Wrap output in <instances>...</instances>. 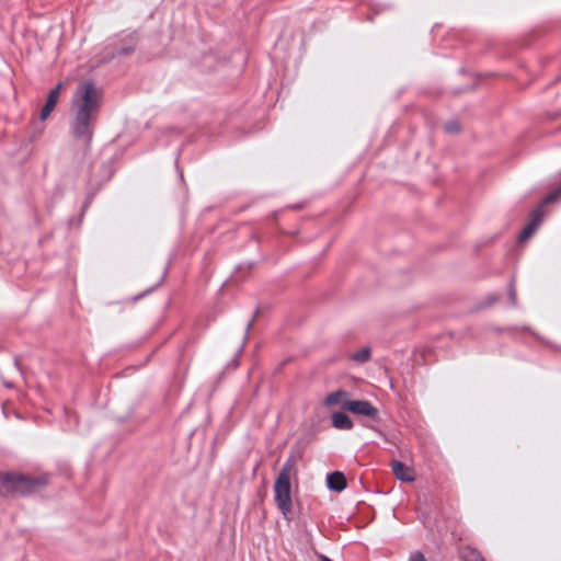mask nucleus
<instances>
[{"mask_svg": "<svg viewBox=\"0 0 561 561\" xmlns=\"http://www.w3.org/2000/svg\"><path fill=\"white\" fill-rule=\"evenodd\" d=\"M102 103L103 91L94 81L83 80L77 85L70 104L69 130L85 148L92 141Z\"/></svg>", "mask_w": 561, "mask_h": 561, "instance_id": "1", "label": "nucleus"}, {"mask_svg": "<svg viewBox=\"0 0 561 561\" xmlns=\"http://www.w3.org/2000/svg\"><path fill=\"white\" fill-rule=\"evenodd\" d=\"M320 561H332L329 557L324 556V554H321L319 557Z\"/></svg>", "mask_w": 561, "mask_h": 561, "instance_id": "19", "label": "nucleus"}, {"mask_svg": "<svg viewBox=\"0 0 561 561\" xmlns=\"http://www.w3.org/2000/svg\"><path fill=\"white\" fill-rule=\"evenodd\" d=\"M409 561H426V560L424 559V557L421 552L416 551L410 556Z\"/></svg>", "mask_w": 561, "mask_h": 561, "instance_id": "16", "label": "nucleus"}, {"mask_svg": "<svg viewBox=\"0 0 561 561\" xmlns=\"http://www.w3.org/2000/svg\"><path fill=\"white\" fill-rule=\"evenodd\" d=\"M295 467V459L293 457H289L286 462L284 463L283 468L280 469L277 479H284L290 481V474Z\"/></svg>", "mask_w": 561, "mask_h": 561, "instance_id": "11", "label": "nucleus"}, {"mask_svg": "<svg viewBox=\"0 0 561 561\" xmlns=\"http://www.w3.org/2000/svg\"><path fill=\"white\" fill-rule=\"evenodd\" d=\"M327 485L330 490L341 492L346 488V478L341 471H334L327 476Z\"/></svg>", "mask_w": 561, "mask_h": 561, "instance_id": "7", "label": "nucleus"}, {"mask_svg": "<svg viewBox=\"0 0 561 561\" xmlns=\"http://www.w3.org/2000/svg\"><path fill=\"white\" fill-rule=\"evenodd\" d=\"M392 472L396 476V478L402 482H413L415 480V473L414 470L404 465L403 462L399 460H394L391 463Z\"/></svg>", "mask_w": 561, "mask_h": 561, "instance_id": "6", "label": "nucleus"}, {"mask_svg": "<svg viewBox=\"0 0 561 561\" xmlns=\"http://www.w3.org/2000/svg\"><path fill=\"white\" fill-rule=\"evenodd\" d=\"M344 410L371 420H376L378 417V409L367 400H348V402L344 403Z\"/></svg>", "mask_w": 561, "mask_h": 561, "instance_id": "5", "label": "nucleus"}, {"mask_svg": "<svg viewBox=\"0 0 561 561\" xmlns=\"http://www.w3.org/2000/svg\"><path fill=\"white\" fill-rule=\"evenodd\" d=\"M274 497L282 514L287 517L291 511L290 481L277 479L274 483Z\"/></svg>", "mask_w": 561, "mask_h": 561, "instance_id": "4", "label": "nucleus"}, {"mask_svg": "<svg viewBox=\"0 0 561 561\" xmlns=\"http://www.w3.org/2000/svg\"><path fill=\"white\" fill-rule=\"evenodd\" d=\"M460 129L459 125L457 122L455 121H451V122H448L445 124V130L449 134H456L458 133Z\"/></svg>", "mask_w": 561, "mask_h": 561, "instance_id": "14", "label": "nucleus"}, {"mask_svg": "<svg viewBox=\"0 0 561 561\" xmlns=\"http://www.w3.org/2000/svg\"><path fill=\"white\" fill-rule=\"evenodd\" d=\"M462 561H484L480 552L474 549H466L461 552Z\"/></svg>", "mask_w": 561, "mask_h": 561, "instance_id": "13", "label": "nucleus"}, {"mask_svg": "<svg viewBox=\"0 0 561 561\" xmlns=\"http://www.w3.org/2000/svg\"><path fill=\"white\" fill-rule=\"evenodd\" d=\"M252 324H253V320H251L248 324H247V332L250 331V329L252 328Z\"/></svg>", "mask_w": 561, "mask_h": 561, "instance_id": "20", "label": "nucleus"}, {"mask_svg": "<svg viewBox=\"0 0 561 561\" xmlns=\"http://www.w3.org/2000/svg\"><path fill=\"white\" fill-rule=\"evenodd\" d=\"M370 358V348L363 347L351 355V359L357 363H365Z\"/></svg>", "mask_w": 561, "mask_h": 561, "instance_id": "12", "label": "nucleus"}, {"mask_svg": "<svg viewBox=\"0 0 561 561\" xmlns=\"http://www.w3.org/2000/svg\"><path fill=\"white\" fill-rule=\"evenodd\" d=\"M332 425L336 430L350 431L353 428V421L343 412H334L331 416Z\"/></svg>", "mask_w": 561, "mask_h": 561, "instance_id": "9", "label": "nucleus"}, {"mask_svg": "<svg viewBox=\"0 0 561 561\" xmlns=\"http://www.w3.org/2000/svg\"><path fill=\"white\" fill-rule=\"evenodd\" d=\"M62 88H64V84L62 83H58L49 93H55V95L57 98H59Z\"/></svg>", "mask_w": 561, "mask_h": 561, "instance_id": "18", "label": "nucleus"}, {"mask_svg": "<svg viewBox=\"0 0 561 561\" xmlns=\"http://www.w3.org/2000/svg\"><path fill=\"white\" fill-rule=\"evenodd\" d=\"M510 300L513 306H516L517 299H516V289L513 283L510 284V291H508Z\"/></svg>", "mask_w": 561, "mask_h": 561, "instance_id": "15", "label": "nucleus"}, {"mask_svg": "<svg viewBox=\"0 0 561 561\" xmlns=\"http://www.w3.org/2000/svg\"><path fill=\"white\" fill-rule=\"evenodd\" d=\"M48 483L46 474L26 476L18 472L0 474V494L4 496H25L33 494Z\"/></svg>", "mask_w": 561, "mask_h": 561, "instance_id": "2", "label": "nucleus"}, {"mask_svg": "<svg viewBox=\"0 0 561 561\" xmlns=\"http://www.w3.org/2000/svg\"><path fill=\"white\" fill-rule=\"evenodd\" d=\"M561 196V186L557 188L554 192L549 194L542 202L540 206H538L536 209H534L530 214V221L526 225V227L523 229V231L519 234V242H525L528 240L535 231L538 229V227L541 224L543 213L542 207L545 205H548L550 203L556 202Z\"/></svg>", "mask_w": 561, "mask_h": 561, "instance_id": "3", "label": "nucleus"}, {"mask_svg": "<svg viewBox=\"0 0 561 561\" xmlns=\"http://www.w3.org/2000/svg\"><path fill=\"white\" fill-rule=\"evenodd\" d=\"M58 99L55 93H49L48 94V98L46 100V103L45 105L43 106L42 111H41V119L42 121H45L49 115L50 113L54 111L57 102H58Z\"/></svg>", "mask_w": 561, "mask_h": 561, "instance_id": "10", "label": "nucleus"}, {"mask_svg": "<svg viewBox=\"0 0 561 561\" xmlns=\"http://www.w3.org/2000/svg\"><path fill=\"white\" fill-rule=\"evenodd\" d=\"M347 398H348V392H346L344 390H337V391L329 393L323 399L322 404H323V407H327V408H331V407L341 404L342 408L344 409V403L348 402Z\"/></svg>", "mask_w": 561, "mask_h": 561, "instance_id": "8", "label": "nucleus"}, {"mask_svg": "<svg viewBox=\"0 0 561 561\" xmlns=\"http://www.w3.org/2000/svg\"><path fill=\"white\" fill-rule=\"evenodd\" d=\"M62 88H64V84L62 83H58L49 93H55V95L57 98H59Z\"/></svg>", "mask_w": 561, "mask_h": 561, "instance_id": "17", "label": "nucleus"}]
</instances>
